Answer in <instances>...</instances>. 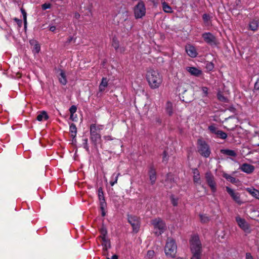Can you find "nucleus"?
<instances>
[{
	"label": "nucleus",
	"instance_id": "f3484780",
	"mask_svg": "<svg viewBox=\"0 0 259 259\" xmlns=\"http://www.w3.org/2000/svg\"><path fill=\"white\" fill-rule=\"evenodd\" d=\"M193 181L195 183L200 184V173L198 169L194 168L193 170Z\"/></svg>",
	"mask_w": 259,
	"mask_h": 259
},
{
	"label": "nucleus",
	"instance_id": "6ab92c4d",
	"mask_svg": "<svg viewBox=\"0 0 259 259\" xmlns=\"http://www.w3.org/2000/svg\"><path fill=\"white\" fill-rule=\"evenodd\" d=\"M101 240V244L104 246V249L107 250L110 247V242L107 239L106 236L104 235V236H100Z\"/></svg>",
	"mask_w": 259,
	"mask_h": 259
},
{
	"label": "nucleus",
	"instance_id": "4d7b16f0",
	"mask_svg": "<svg viewBox=\"0 0 259 259\" xmlns=\"http://www.w3.org/2000/svg\"><path fill=\"white\" fill-rule=\"evenodd\" d=\"M208 130H214V127L213 126L211 125L208 127Z\"/></svg>",
	"mask_w": 259,
	"mask_h": 259
},
{
	"label": "nucleus",
	"instance_id": "0eeeda50",
	"mask_svg": "<svg viewBox=\"0 0 259 259\" xmlns=\"http://www.w3.org/2000/svg\"><path fill=\"white\" fill-rule=\"evenodd\" d=\"M202 37L204 41L210 46H215L218 43L217 38L210 32L203 33Z\"/></svg>",
	"mask_w": 259,
	"mask_h": 259
},
{
	"label": "nucleus",
	"instance_id": "f704fd0d",
	"mask_svg": "<svg viewBox=\"0 0 259 259\" xmlns=\"http://www.w3.org/2000/svg\"><path fill=\"white\" fill-rule=\"evenodd\" d=\"M112 45L115 50H117L119 46L118 41L116 39L113 38Z\"/></svg>",
	"mask_w": 259,
	"mask_h": 259
},
{
	"label": "nucleus",
	"instance_id": "bf43d9fd",
	"mask_svg": "<svg viewBox=\"0 0 259 259\" xmlns=\"http://www.w3.org/2000/svg\"><path fill=\"white\" fill-rule=\"evenodd\" d=\"M70 119H71L72 120H74V115L72 116V118H70Z\"/></svg>",
	"mask_w": 259,
	"mask_h": 259
},
{
	"label": "nucleus",
	"instance_id": "9b49d317",
	"mask_svg": "<svg viewBox=\"0 0 259 259\" xmlns=\"http://www.w3.org/2000/svg\"><path fill=\"white\" fill-rule=\"evenodd\" d=\"M226 191L236 202L238 204L241 203L240 195L238 192L235 191L234 190L228 187H226Z\"/></svg>",
	"mask_w": 259,
	"mask_h": 259
},
{
	"label": "nucleus",
	"instance_id": "1a4fd4ad",
	"mask_svg": "<svg viewBox=\"0 0 259 259\" xmlns=\"http://www.w3.org/2000/svg\"><path fill=\"white\" fill-rule=\"evenodd\" d=\"M235 220L238 225L241 229L246 232L249 231V225L245 219L241 218L239 216H237Z\"/></svg>",
	"mask_w": 259,
	"mask_h": 259
},
{
	"label": "nucleus",
	"instance_id": "c03bdc74",
	"mask_svg": "<svg viewBox=\"0 0 259 259\" xmlns=\"http://www.w3.org/2000/svg\"><path fill=\"white\" fill-rule=\"evenodd\" d=\"M70 130H76V127L75 125L74 124H73V123H72L70 125Z\"/></svg>",
	"mask_w": 259,
	"mask_h": 259
},
{
	"label": "nucleus",
	"instance_id": "7ed1b4c3",
	"mask_svg": "<svg viewBox=\"0 0 259 259\" xmlns=\"http://www.w3.org/2000/svg\"><path fill=\"white\" fill-rule=\"evenodd\" d=\"M177 250V245L175 240L168 238L164 248V252L167 256L175 257Z\"/></svg>",
	"mask_w": 259,
	"mask_h": 259
},
{
	"label": "nucleus",
	"instance_id": "7c9ffc66",
	"mask_svg": "<svg viewBox=\"0 0 259 259\" xmlns=\"http://www.w3.org/2000/svg\"><path fill=\"white\" fill-rule=\"evenodd\" d=\"M200 219L202 223H207L209 221V218L206 214H200Z\"/></svg>",
	"mask_w": 259,
	"mask_h": 259
},
{
	"label": "nucleus",
	"instance_id": "13d9d810",
	"mask_svg": "<svg viewBox=\"0 0 259 259\" xmlns=\"http://www.w3.org/2000/svg\"><path fill=\"white\" fill-rule=\"evenodd\" d=\"M102 216H103V217L105 215V211H104V209L102 210Z\"/></svg>",
	"mask_w": 259,
	"mask_h": 259
},
{
	"label": "nucleus",
	"instance_id": "f257e3e1",
	"mask_svg": "<svg viewBox=\"0 0 259 259\" xmlns=\"http://www.w3.org/2000/svg\"><path fill=\"white\" fill-rule=\"evenodd\" d=\"M146 78L151 89L159 88L162 82L161 75L157 70L151 69L147 71Z\"/></svg>",
	"mask_w": 259,
	"mask_h": 259
},
{
	"label": "nucleus",
	"instance_id": "37998d69",
	"mask_svg": "<svg viewBox=\"0 0 259 259\" xmlns=\"http://www.w3.org/2000/svg\"><path fill=\"white\" fill-rule=\"evenodd\" d=\"M105 205V203L104 202V199H103V201H101V210L104 209Z\"/></svg>",
	"mask_w": 259,
	"mask_h": 259
},
{
	"label": "nucleus",
	"instance_id": "423d86ee",
	"mask_svg": "<svg viewBox=\"0 0 259 259\" xmlns=\"http://www.w3.org/2000/svg\"><path fill=\"white\" fill-rule=\"evenodd\" d=\"M146 13V8L145 5L142 2H140L135 7L134 14L136 18H141L145 16Z\"/></svg>",
	"mask_w": 259,
	"mask_h": 259
},
{
	"label": "nucleus",
	"instance_id": "6e6552de",
	"mask_svg": "<svg viewBox=\"0 0 259 259\" xmlns=\"http://www.w3.org/2000/svg\"><path fill=\"white\" fill-rule=\"evenodd\" d=\"M128 221L132 225L133 231L137 233L140 228V221L139 218L135 215H129L128 217Z\"/></svg>",
	"mask_w": 259,
	"mask_h": 259
},
{
	"label": "nucleus",
	"instance_id": "864d4df0",
	"mask_svg": "<svg viewBox=\"0 0 259 259\" xmlns=\"http://www.w3.org/2000/svg\"><path fill=\"white\" fill-rule=\"evenodd\" d=\"M72 132V136L76 135V130L75 131H71Z\"/></svg>",
	"mask_w": 259,
	"mask_h": 259
},
{
	"label": "nucleus",
	"instance_id": "052dcab7",
	"mask_svg": "<svg viewBox=\"0 0 259 259\" xmlns=\"http://www.w3.org/2000/svg\"><path fill=\"white\" fill-rule=\"evenodd\" d=\"M72 39V38L71 37L69 39V42H70Z\"/></svg>",
	"mask_w": 259,
	"mask_h": 259
},
{
	"label": "nucleus",
	"instance_id": "c756f323",
	"mask_svg": "<svg viewBox=\"0 0 259 259\" xmlns=\"http://www.w3.org/2000/svg\"><path fill=\"white\" fill-rule=\"evenodd\" d=\"M221 152L222 153L225 154L226 155L231 156H236V154L235 152L232 150H222Z\"/></svg>",
	"mask_w": 259,
	"mask_h": 259
},
{
	"label": "nucleus",
	"instance_id": "6e6d98bb",
	"mask_svg": "<svg viewBox=\"0 0 259 259\" xmlns=\"http://www.w3.org/2000/svg\"><path fill=\"white\" fill-rule=\"evenodd\" d=\"M112 259H118V256L116 255H113L112 256Z\"/></svg>",
	"mask_w": 259,
	"mask_h": 259
},
{
	"label": "nucleus",
	"instance_id": "49530a36",
	"mask_svg": "<svg viewBox=\"0 0 259 259\" xmlns=\"http://www.w3.org/2000/svg\"><path fill=\"white\" fill-rule=\"evenodd\" d=\"M49 29L50 31L54 32L56 30V27L55 26H51L50 27Z\"/></svg>",
	"mask_w": 259,
	"mask_h": 259
},
{
	"label": "nucleus",
	"instance_id": "cd10ccee",
	"mask_svg": "<svg viewBox=\"0 0 259 259\" xmlns=\"http://www.w3.org/2000/svg\"><path fill=\"white\" fill-rule=\"evenodd\" d=\"M91 136L92 140L96 142L100 138V136L97 133V131H91Z\"/></svg>",
	"mask_w": 259,
	"mask_h": 259
},
{
	"label": "nucleus",
	"instance_id": "aec40b11",
	"mask_svg": "<svg viewBox=\"0 0 259 259\" xmlns=\"http://www.w3.org/2000/svg\"><path fill=\"white\" fill-rule=\"evenodd\" d=\"M108 84V81L106 77H103L99 85V91L102 92L105 91Z\"/></svg>",
	"mask_w": 259,
	"mask_h": 259
},
{
	"label": "nucleus",
	"instance_id": "f03ea898",
	"mask_svg": "<svg viewBox=\"0 0 259 259\" xmlns=\"http://www.w3.org/2000/svg\"><path fill=\"white\" fill-rule=\"evenodd\" d=\"M190 246L192 256L201 257V243L198 235H194L191 236Z\"/></svg>",
	"mask_w": 259,
	"mask_h": 259
},
{
	"label": "nucleus",
	"instance_id": "ddd939ff",
	"mask_svg": "<svg viewBox=\"0 0 259 259\" xmlns=\"http://www.w3.org/2000/svg\"><path fill=\"white\" fill-rule=\"evenodd\" d=\"M240 169L247 174H251L254 170V166L247 163H244L240 166Z\"/></svg>",
	"mask_w": 259,
	"mask_h": 259
},
{
	"label": "nucleus",
	"instance_id": "f8f14e48",
	"mask_svg": "<svg viewBox=\"0 0 259 259\" xmlns=\"http://www.w3.org/2000/svg\"><path fill=\"white\" fill-rule=\"evenodd\" d=\"M185 50L187 54L192 58H195L197 55V52L195 48L191 45L186 46Z\"/></svg>",
	"mask_w": 259,
	"mask_h": 259
},
{
	"label": "nucleus",
	"instance_id": "e2e57ef3",
	"mask_svg": "<svg viewBox=\"0 0 259 259\" xmlns=\"http://www.w3.org/2000/svg\"><path fill=\"white\" fill-rule=\"evenodd\" d=\"M177 259H182L181 257H178Z\"/></svg>",
	"mask_w": 259,
	"mask_h": 259
},
{
	"label": "nucleus",
	"instance_id": "393cba45",
	"mask_svg": "<svg viewBox=\"0 0 259 259\" xmlns=\"http://www.w3.org/2000/svg\"><path fill=\"white\" fill-rule=\"evenodd\" d=\"M223 177L226 179L228 181L232 183V184H236L238 182V180L235 179L234 177L231 176L227 174H224L223 175Z\"/></svg>",
	"mask_w": 259,
	"mask_h": 259
},
{
	"label": "nucleus",
	"instance_id": "de8ad7c7",
	"mask_svg": "<svg viewBox=\"0 0 259 259\" xmlns=\"http://www.w3.org/2000/svg\"><path fill=\"white\" fill-rule=\"evenodd\" d=\"M101 234H102L101 236H104V234H105V236H106V235L107 232H106V230H102L101 231Z\"/></svg>",
	"mask_w": 259,
	"mask_h": 259
},
{
	"label": "nucleus",
	"instance_id": "20e7f679",
	"mask_svg": "<svg viewBox=\"0 0 259 259\" xmlns=\"http://www.w3.org/2000/svg\"><path fill=\"white\" fill-rule=\"evenodd\" d=\"M197 149L199 153L203 157L207 158L210 156L211 150L209 146L206 142L202 139L197 141Z\"/></svg>",
	"mask_w": 259,
	"mask_h": 259
},
{
	"label": "nucleus",
	"instance_id": "dca6fc26",
	"mask_svg": "<svg viewBox=\"0 0 259 259\" xmlns=\"http://www.w3.org/2000/svg\"><path fill=\"white\" fill-rule=\"evenodd\" d=\"M258 21L256 19H252L249 22V29L253 31H255L258 28Z\"/></svg>",
	"mask_w": 259,
	"mask_h": 259
},
{
	"label": "nucleus",
	"instance_id": "5fc2aeb1",
	"mask_svg": "<svg viewBox=\"0 0 259 259\" xmlns=\"http://www.w3.org/2000/svg\"><path fill=\"white\" fill-rule=\"evenodd\" d=\"M191 259H201V257L192 256Z\"/></svg>",
	"mask_w": 259,
	"mask_h": 259
},
{
	"label": "nucleus",
	"instance_id": "473e14b6",
	"mask_svg": "<svg viewBox=\"0 0 259 259\" xmlns=\"http://www.w3.org/2000/svg\"><path fill=\"white\" fill-rule=\"evenodd\" d=\"M201 91L202 92V97H207L208 94V89L205 87H202L201 88Z\"/></svg>",
	"mask_w": 259,
	"mask_h": 259
},
{
	"label": "nucleus",
	"instance_id": "a18cd8bd",
	"mask_svg": "<svg viewBox=\"0 0 259 259\" xmlns=\"http://www.w3.org/2000/svg\"><path fill=\"white\" fill-rule=\"evenodd\" d=\"M74 18L76 19H78L80 18V14L77 12L75 13Z\"/></svg>",
	"mask_w": 259,
	"mask_h": 259
},
{
	"label": "nucleus",
	"instance_id": "4c0bfd02",
	"mask_svg": "<svg viewBox=\"0 0 259 259\" xmlns=\"http://www.w3.org/2000/svg\"><path fill=\"white\" fill-rule=\"evenodd\" d=\"M155 255V252L153 250H149L147 253V257L148 258H152L154 257Z\"/></svg>",
	"mask_w": 259,
	"mask_h": 259
},
{
	"label": "nucleus",
	"instance_id": "c85d7f7f",
	"mask_svg": "<svg viewBox=\"0 0 259 259\" xmlns=\"http://www.w3.org/2000/svg\"><path fill=\"white\" fill-rule=\"evenodd\" d=\"M30 44L32 45L34 44L33 51H34L36 53H38L40 50L39 45L34 40L30 41Z\"/></svg>",
	"mask_w": 259,
	"mask_h": 259
},
{
	"label": "nucleus",
	"instance_id": "9d476101",
	"mask_svg": "<svg viewBox=\"0 0 259 259\" xmlns=\"http://www.w3.org/2000/svg\"><path fill=\"white\" fill-rule=\"evenodd\" d=\"M205 179L212 192L213 193L215 192L217 188L215 182L214 181L213 176L210 172H207L205 174Z\"/></svg>",
	"mask_w": 259,
	"mask_h": 259
},
{
	"label": "nucleus",
	"instance_id": "a211bd4d",
	"mask_svg": "<svg viewBox=\"0 0 259 259\" xmlns=\"http://www.w3.org/2000/svg\"><path fill=\"white\" fill-rule=\"evenodd\" d=\"M150 180L152 184H153L156 180V170L152 167L150 168L149 171Z\"/></svg>",
	"mask_w": 259,
	"mask_h": 259
},
{
	"label": "nucleus",
	"instance_id": "ea45409f",
	"mask_svg": "<svg viewBox=\"0 0 259 259\" xmlns=\"http://www.w3.org/2000/svg\"><path fill=\"white\" fill-rule=\"evenodd\" d=\"M42 9L45 10L51 8V4L45 3L41 6Z\"/></svg>",
	"mask_w": 259,
	"mask_h": 259
},
{
	"label": "nucleus",
	"instance_id": "3c124183",
	"mask_svg": "<svg viewBox=\"0 0 259 259\" xmlns=\"http://www.w3.org/2000/svg\"><path fill=\"white\" fill-rule=\"evenodd\" d=\"M207 17L208 16L206 14H204L203 15V18L205 21L207 20Z\"/></svg>",
	"mask_w": 259,
	"mask_h": 259
},
{
	"label": "nucleus",
	"instance_id": "4be33fe9",
	"mask_svg": "<svg viewBox=\"0 0 259 259\" xmlns=\"http://www.w3.org/2000/svg\"><path fill=\"white\" fill-rule=\"evenodd\" d=\"M166 113L169 115H172L173 113V106L171 102L167 101L165 104V107Z\"/></svg>",
	"mask_w": 259,
	"mask_h": 259
},
{
	"label": "nucleus",
	"instance_id": "39448f33",
	"mask_svg": "<svg viewBox=\"0 0 259 259\" xmlns=\"http://www.w3.org/2000/svg\"><path fill=\"white\" fill-rule=\"evenodd\" d=\"M151 224L154 227L155 233L157 235L161 234L165 229V224L160 218L153 220Z\"/></svg>",
	"mask_w": 259,
	"mask_h": 259
},
{
	"label": "nucleus",
	"instance_id": "412c9836",
	"mask_svg": "<svg viewBox=\"0 0 259 259\" xmlns=\"http://www.w3.org/2000/svg\"><path fill=\"white\" fill-rule=\"evenodd\" d=\"M246 191L253 197L259 199V191L254 189V188H246Z\"/></svg>",
	"mask_w": 259,
	"mask_h": 259
},
{
	"label": "nucleus",
	"instance_id": "603ef678",
	"mask_svg": "<svg viewBox=\"0 0 259 259\" xmlns=\"http://www.w3.org/2000/svg\"><path fill=\"white\" fill-rule=\"evenodd\" d=\"M95 128V125L94 124H92L90 127V130H94Z\"/></svg>",
	"mask_w": 259,
	"mask_h": 259
},
{
	"label": "nucleus",
	"instance_id": "58836bf2",
	"mask_svg": "<svg viewBox=\"0 0 259 259\" xmlns=\"http://www.w3.org/2000/svg\"><path fill=\"white\" fill-rule=\"evenodd\" d=\"M168 159L167 152L164 151L163 153V161L167 162Z\"/></svg>",
	"mask_w": 259,
	"mask_h": 259
},
{
	"label": "nucleus",
	"instance_id": "e433bc0d",
	"mask_svg": "<svg viewBox=\"0 0 259 259\" xmlns=\"http://www.w3.org/2000/svg\"><path fill=\"white\" fill-rule=\"evenodd\" d=\"M171 202L174 206H176L178 204V198H175L172 196L171 197Z\"/></svg>",
	"mask_w": 259,
	"mask_h": 259
},
{
	"label": "nucleus",
	"instance_id": "a878e982",
	"mask_svg": "<svg viewBox=\"0 0 259 259\" xmlns=\"http://www.w3.org/2000/svg\"><path fill=\"white\" fill-rule=\"evenodd\" d=\"M217 137L225 139L227 137V134L222 131H211Z\"/></svg>",
	"mask_w": 259,
	"mask_h": 259
},
{
	"label": "nucleus",
	"instance_id": "5701e85b",
	"mask_svg": "<svg viewBox=\"0 0 259 259\" xmlns=\"http://www.w3.org/2000/svg\"><path fill=\"white\" fill-rule=\"evenodd\" d=\"M59 82L63 85H65L67 83V79L65 73L64 71L61 70L59 76Z\"/></svg>",
	"mask_w": 259,
	"mask_h": 259
},
{
	"label": "nucleus",
	"instance_id": "bb28decb",
	"mask_svg": "<svg viewBox=\"0 0 259 259\" xmlns=\"http://www.w3.org/2000/svg\"><path fill=\"white\" fill-rule=\"evenodd\" d=\"M162 9L165 13H172L171 8L164 1H162Z\"/></svg>",
	"mask_w": 259,
	"mask_h": 259
},
{
	"label": "nucleus",
	"instance_id": "8fccbe9b",
	"mask_svg": "<svg viewBox=\"0 0 259 259\" xmlns=\"http://www.w3.org/2000/svg\"><path fill=\"white\" fill-rule=\"evenodd\" d=\"M156 121L157 123L160 124L161 123V119L159 117H157L156 118Z\"/></svg>",
	"mask_w": 259,
	"mask_h": 259
},
{
	"label": "nucleus",
	"instance_id": "680f3d73",
	"mask_svg": "<svg viewBox=\"0 0 259 259\" xmlns=\"http://www.w3.org/2000/svg\"><path fill=\"white\" fill-rule=\"evenodd\" d=\"M15 21H19V20H18V19H16V18H15Z\"/></svg>",
	"mask_w": 259,
	"mask_h": 259
},
{
	"label": "nucleus",
	"instance_id": "72a5a7b5",
	"mask_svg": "<svg viewBox=\"0 0 259 259\" xmlns=\"http://www.w3.org/2000/svg\"><path fill=\"white\" fill-rule=\"evenodd\" d=\"M21 12L22 14L23 15L24 25H25V27H26V24H27V20H26V19H27V14H26V12H25V11L24 9H21Z\"/></svg>",
	"mask_w": 259,
	"mask_h": 259
},
{
	"label": "nucleus",
	"instance_id": "79ce46f5",
	"mask_svg": "<svg viewBox=\"0 0 259 259\" xmlns=\"http://www.w3.org/2000/svg\"><path fill=\"white\" fill-rule=\"evenodd\" d=\"M245 259H253V258L250 253H246Z\"/></svg>",
	"mask_w": 259,
	"mask_h": 259
},
{
	"label": "nucleus",
	"instance_id": "a19ab883",
	"mask_svg": "<svg viewBox=\"0 0 259 259\" xmlns=\"http://www.w3.org/2000/svg\"><path fill=\"white\" fill-rule=\"evenodd\" d=\"M254 88V89H255L256 90H259V78L257 79V80L255 82Z\"/></svg>",
	"mask_w": 259,
	"mask_h": 259
},
{
	"label": "nucleus",
	"instance_id": "09e8293b",
	"mask_svg": "<svg viewBox=\"0 0 259 259\" xmlns=\"http://www.w3.org/2000/svg\"><path fill=\"white\" fill-rule=\"evenodd\" d=\"M103 197V192L102 191L100 192V191H99V197L100 199H101V198Z\"/></svg>",
	"mask_w": 259,
	"mask_h": 259
},
{
	"label": "nucleus",
	"instance_id": "c9c22d12",
	"mask_svg": "<svg viewBox=\"0 0 259 259\" xmlns=\"http://www.w3.org/2000/svg\"><path fill=\"white\" fill-rule=\"evenodd\" d=\"M218 99L222 102H226L227 100V98L224 97L221 93H218L217 95Z\"/></svg>",
	"mask_w": 259,
	"mask_h": 259
},
{
	"label": "nucleus",
	"instance_id": "2eb2a0df",
	"mask_svg": "<svg viewBox=\"0 0 259 259\" xmlns=\"http://www.w3.org/2000/svg\"><path fill=\"white\" fill-rule=\"evenodd\" d=\"M187 71H188L191 75L198 76L200 75L202 72L201 70L194 67H188L186 68Z\"/></svg>",
	"mask_w": 259,
	"mask_h": 259
},
{
	"label": "nucleus",
	"instance_id": "b1692460",
	"mask_svg": "<svg viewBox=\"0 0 259 259\" xmlns=\"http://www.w3.org/2000/svg\"><path fill=\"white\" fill-rule=\"evenodd\" d=\"M120 176V173L115 174L114 173L111 177V180L110 181V184L111 186H114L115 184L117 183L118 179L119 176Z\"/></svg>",
	"mask_w": 259,
	"mask_h": 259
},
{
	"label": "nucleus",
	"instance_id": "4468645a",
	"mask_svg": "<svg viewBox=\"0 0 259 259\" xmlns=\"http://www.w3.org/2000/svg\"><path fill=\"white\" fill-rule=\"evenodd\" d=\"M49 115L45 111H41L38 113L36 119L39 121H43L48 120Z\"/></svg>",
	"mask_w": 259,
	"mask_h": 259
},
{
	"label": "nucleus",
	"instance_id": "2f4dec72",
	"mask_svg": "<svg viewBox=\"0 0 259 259\" xmlns=\"http://www.w3.org/2000/svg\"><path fill=\"white\" fill-rule=\"evenodd\" d=\"M77 108L75 105H72L69 109V111L70 113V117L72 118L73 114L76 112Z\"/></svg>",
	"mask_w": 259,
	"mask_h": 259
}]
</instances>
